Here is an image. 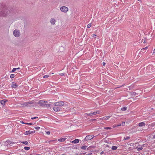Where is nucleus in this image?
<instances>
[{"instance_id": "45", "label": "nucleus", "mask_w": 155, "mask_h": 155, "mask_svg": "<svg viewBox=\"0 0 155 155\" xmlns=\"http://www.w3.org/2000/svg\"><path fill=\"white\" fill-rule=\"evenodd\" d=\"M96 36V35L95 34H94L93 36H92V37H94Z\"/></svg>"}, {"instance_id": "55", "label": "nucleus", "mask_w": 155, "mask_h": 155, "mask_svg": "<svg viewBox=\"0 0 155 155\" xmlns=\"http://www.w3.org/2000/svg\"><path fill=\"white\" fill-rule=\"evenodd\" d=\"M138 1L139 2H140H140L141 1V0H138Z\"/></svg>"}, {"instance_id": "50", "label": "nucleus", "mask_w": 155, "mask_h": 155, "mask_svg": "<svg viewBox=\"0 0 155 155\" xmlns=\"http://www.w3.org/2000/svg\"><path fill=\"white\" fill-rule=\"evenodd\" d=\"M117 127V125H114V127Z\"/></svg>"}, {"instance_id": "59", "label": "nucleus", "mask_w": 155, "mask_h": 155, "mask_svg": "<svg viewBox=\"0 0 155 155\" xmlns=\"http://www.w3.org/2000/svg\"><path fill=\"white\" fill-rule=\"evenodd\" d=\"M154 65H155V64H154Z\"/></svg>"}, {"instance_id": "35", "label": "nucleus", "mask_w": 155, "mask_h": 155, "mask_svg": "<svg viewBox=\"0 0 155 155\" xmlns=\"http://www.w3.org/2000/svg\"><path fill=\"white\" fill-rule=\"evenodd\" d=\"M35 128L36 130H39L40 129V127H35Z\"/></svg>"}, {"instance_id": "29", "label": "nucleus", "mask_w": 155, "mask_h": 155, "mask_svg": "<svg viewBox=\"0 0 155 155\" xmlns=\"http://www.w3.org/2000/svg\"><path fill=\"white\" fill-rule=\"evenodd\" d=\"M143 149V147H140L138 148L137 149V151H139V150H142Z\"/></svg>"}, {"instance_id": "47", "label": "nucleus", "mask_w": 155, "mask_h": 155, "mask_svg": "<svg viewBox=\"0 0 155 155\" xmlns=\"http://www.w3.org/2000/svg\"><path fill=\"white\" fill-rule=\"evenodd\" d=\"M155 53V49L153 51V54Z\"/></svg>"}, {"instance_id": "51", "label": "nucleus", "mask_w": 155, "mask_h": 155, "mask_svg": "<svg viewBox=\"0 0 155 155\" xmlns=\"http://www.w3.org/2000/svg\"><path fill=\"white\" fill-rule=\"evenodd\" d=\"M16 70L17 69V70L20 69V68H16Z\"/></svg>"}, {"instance_id": "17", "label": "nucleus", "mask_w": 155, "mask_h": 155, "mask_svg": "<svg viewBox=\"0 0 155 155\" xmlns=\"http://www.w3.org/2000/svg\"><path fill=\"white\" fill-rule=\"evenodd\" d=\"M5 101L4 100H2L1 101V104H2L4 105L5 104L6 101Z\"/></svg>"}, {"instance_id": "23", "label": "nucleus", "mask_w": 155, "mask_h": 155, "mask_svg": "<svg viewBox=\"0 0 155 155\" xmlns=\"http://www.w3.org/2000/svg\"><path fill=\"white\" fill-rule=\"evenodd\" d=\"M6 142L7 143V144L8 145H9L10 144L12 143V142H11L9 140L7 141Z\"/></svg>"}, {"instance_id": "44", "label": "nucleus", "mask_w": 155, "mask_h": 155, "mask_svg": "<svg viewBox=\"0 0 155 155\" xmlns=\"http://www.w3.org/2000/svg\"><path fill=\"white\" fill-rule=\"evenodd\" d=\"M104 151H102V152L100 153V154H104Z\"/></svg>"}, {"instance_id": "46", "label": "nucleus", "mask_w": 155, "mask_h": 155, "mask_svg": "<svg viewBox=\"0 0 155 155\" xmlns=\"http://www.w3.org/2000/svg\"><path fill=\"white\" fill-rule=\"evenodd\" d=\"M121 125L120 124H119L117 125V127L120 126H121Z\"/></svg>"}, {"instance_id": "10", "label": "nucleus", "mask_w": 155, "mask_h": 155, "mask_svg": "<svg viewBox=\"0 0 155 155\" xmlns=\"http://www.w3.org/2000/svg\"><path fill=\"white\" fill-rule=\"evenodd\" d=\"M18 87V85L15 82H12V83L11 87L14 88H16Z\"/></svg>"}, {"instance_id": "1", "label": "nucleus", "mask_w": 155, "mask_h": 155, "mask_svg": "<svg viewBox=\"0 0 155 155\" xmlns=\"http://www.w3.org/2000/svg\"><path fill=\"white\" fill-rule=\"evenodd\" d=\"M1 8V12L0 13V16H5L7 13V7L5 4H2L0 6Z\"/></svg>"}, {"instance_id": "21", "label": "nucleus", "mask_w": 155, "mask_h": 155, "mask_svg": "<svg viewBox=\"0 0 155 155\" xmlns=\"http://www.w3.org/2000/svg\"><path fill=\"white\" fill-rule=\"evenodd\" d=\"M50 104H45V105H44V106L45 107L48 108L49 107H50Z\"/></svg>"}, {"instance_id": "18", "label": "nucleus", "mask_w": 155, "mask_h": 155, "mask_svg": "<svg viewBox=\"0 0 155 155\" xmlns=\"http://www.w3.org/2000/svg\"><path fill=\"white\" fill-rule=\"evenodd\" d=\"M65 138H61L59 139H58V141H64L65 140Z\"/></svg>"}, {"instance_id": "31", "label": "nucleus", "mask_w": 155, "mask_h": 155, "mask_svg": "<svg viewBox=\"0 0 155 155\" xmlns=\"http://www.w3.org/2000/svg\"><path fill=\"white\" fill-rule=\"evenodd\" d=\"M87 115L89 116H91L93 115L92 112L89 114H87Z\"/></svg>"}, {"instance_id": "7", "label": "nucleus", "mask_w": 155, "mask_h": 155, "mask_svg": "<svg viewBox=\"0 0 155 155\" xmlns=\"http://www.w3.org/2000/svg\"><path fill=\"white\" fill-rule=\"evenodd\" d=\"M48 102L47 101L40 100L39 101L38 104L41 106L43 105L44 104H46Z\"/></svg>"}, {"instance_id": "24", "label": "nucleus", "mask_w": 155, "mask_h": 155, "mask_svg": "<svg viewBox=\"0 0 155 155\" xmlns=\"http://www.w3.org/2000/svg\"><path fill=\"white\" fill-rule=\"evenodd\" d=\"M22 143L26 145H28V142L27 141H23L22 142Z\"/></svg>"}, {"instance_id": "48", "label": "nucleus", "mask_w": 155, "mask_h": 155, "mask_svg": "<svg viewBox=\"0 0 155 155\" xmlns=\"http://www.w3.org/2000/svg\"><path fill=\"white\" fill-rule=\"evenodd\" d=\"M105 64H105V63H104V62H103V65L104 66L105 65Z\"/></svg>"}, {"instance_id": "42", "label": "nucleus", "mask_w": 155, "mask_h": 155, "mask_svg": "<svg viewBox=\"0 0 155 155\" xmlns=\"http://www.w3.org/2000/svg\"><path fill=\"white\" fill-rule=\"evenodd\" d=\"M20 122H21V123H22V124H26V123H24L23 121H20Z\"/></svg>"}, {"instance_id": "16", "label": "nucleus", "mask_w": 155, "mask_h": 155, "mask_svg": "<svg viewBox=\"0 0 155 155\" xmlns=\"http://www.w3.org/2000/svg\"><path fill=\"white\" fill-rule=\"evenodd\" d=\"M100 113V111H96L92 113L93 115H95L97 114H99Z\"/></svg>"}, {"instance_id": "25", "label": "nucleus", "mask_w": 155, "mask_h": 155, "mask_svg": "<svg viewBox=\"0 0 155 155\" xmlns=\"http://www.w3.org/2000/svg\"><path fill=\"white\" fill-rule=\"evenodd\" d=\"M30 147H25L24 148V149L25 150H29L30 149Z\"/></svg>"}, {"instance_id": "20", "label": "nucleus", "mask_w": 155, "mask_h": 155, "mask_svg": "<svg viewBox=\"0 0 155 155\" xmlns=\"http://www.w3.org/2000/svg\"><path fill=\"white\" fill-rule=\"evenodd\" d=\"M87 147L86 146H84L81 147V148L83 150H85Z\"/></svg>"}, {"instance_id": "3", "label": "nucleus", "mask_w": 155, "mask_h": 155, "mask_svg": "<svg viewBox=\"0 0 155 155\" xmlns=\"http://www.w3.org/2000/svg\"><path fill=\"white\" fill-rule=\"evenodd\" d=\"M60 10L62 12L67 13L68 11V7L64 6H62L60 8Z\"/></svg>"}, {"instance_id": "19", "label": "nucleus", "mask_w": 155, "mask_h": 155, "mask_svg": "<svg viewBox=\"0 0 155 155\" xmlns=\"http://www.w3.org/2000/svg\"><path fill=\"white\" fill-rule=\"evenodd\" d=\"M127 109V107H124L121 108V110L123 111H125Z\"/></svg>"}, {"instance_id": "2", "label": "nucleus", "mask_w": 155, "mask_h": 155, "mask_svg": "<svg viewBox=\"0 0 155 155\" xmlns=\"http://www.w3.org/2000/svg\"><path fill=\"white\" fill-rule=\"evenodd\" d=\"M14 36L16 38H18L21 35V32L18 29H15L13 31Z\"/></svg>"}, {"instance_id": "32", "label": "nucleus", "mask_w": 155, "mask_h": 155, "mask_svg": "<svg viewBox=\"0 0 155 155\" xmlns=\"http://www.w3.org/2000/svg\"><path fill=\"white\" fill-rule=\"evenodd\" d=\"M104 129H105L108 130V129H111V128L110 127H105L104 128Z\"/></svg>"}, {"instance_id": "41", "label": "nucleus", "mask_w": 155, "mask_h": 155, "mask_svg": "<svg viewBox=\"0 0 155 155\" xmlns=\"http://www.w3.org/2000/svg\"><path fill=\"white\" fill-rule=\"evenodd\" d=\"M96 120V119H93L91 120H90L91 121H93L95 120Z\"/></svg>"}, {"instance_id": "33", "label": "nucleus", "mask_w": 155, "mask_h": 155, "mask_svg": "<svg viewBox=\"0 0 155 155\" xmlns=\"http://www.w3.org/2000/svg\"><path fill=\"white\" fill-rule=\"evenodd\" d=\"M16 70V68H13L12 71V72H14Z\"/></svg>"}, {"instance_id": "56", "label": "nucleus", "mask_w": 155, "mask_h": 155, "mask_svg": "<svg viewBox=\"0 0 155 155\" xmlns=\"http://www.w3.org/2000/svg\"><path fill=\"white\" fill-rule=\"evenodd\" d=\"M149 68H150V67H151V65H150V66H149Z\"/></svg>"}, {"instance_id": "14", "label": "nucleus", "mask_w": 155, "mask_h": 155, "mask_svg": "<svg viewBox=\"0 0 155 155\" xmlns=\"http://www.w3.org/2000/svg\"><path fill=\"white\" fill-rule=\"evenodd\" d=\"M54 110L55 111H58L59 110V108L57 107H54L53 108Z\"/></svg>"}, {"instance_id": "8", "label": "nucleus", "mask_w": 155, "mask_h": 155, "mask_svg": "<svg viewBox=\"0 0 155 155\" xmlns=\"http://www.w3.org/2000/svg\"><path fill=\"white\" fill-rule=\"evenodd\" d=\"M56 21L54 18H51L50 20V22L51 25H54L55 24Z\"/></svg>"}, {"instance_id": "15", "label": "nucleus", "mask_w": 155, "mask_h": 155, "mask_svg": "<svg viewBox=\"0 0 155 155\" xmlns=\"http://www.w3.org/2000/svg\"><path fill=\"white\" fill-rule=\"evenodd\" d=\"M145 125V124L144 122H141L139 124L138 126L140 127L144 126Z\"/></svg>"}, {"instance_id": "57", "label": "nucleus", "mask_w": 155, "mask_h": 155, "mask_svg": "<svg viewBox=\"0 0 155 155\" xmlns=\"http://www.w3.org/2000/svg\"><path fill=\"white\" fill-rule=\"evenodd\" d=\"M58 122V121H56V122Z\"/></svg>"}, {"instance_id": "40", "label": "nucleus", "mask_w": 155, "mask_h": 155, "mask_svg": "<svg viewBox=\"0 0 155 155\" xmlns=\"http://www.w3.org/2000/svg\"><path fill=\"white\" fill-rule=\"evenodd\" d=\"M26 124H28V125H31V124H33L32 123H26Z\"/></svg>"}, {"instance_id": "27", "label": "nucleus", "mask_w": 155, "mask_h": 155, "mask_svg": "<svg viewBox=\"0 0 155 155\" xmlns=\"http://www.w3.org/2000/svg\"><path fill=\"white\" fill-rule=\"evenodd\" d=\"M148 48L147 47H146L145 48H143L141 49V51H143V50H147V49Z\"/></svg>"}, {"instance_id": "37", "label": "nucleus", "mask_w": 155, "mask_h": 155, "mask_svg": "<svg viewBox=\"0 0 155 155\" xmlns=\"http://www.w3.org/2000/svg\"><path fill=\"white\" fill-rule=\"evenodd\" d=\"M92 154V153H87L86 155H91Z\"/></svg>"}, {"instance_id": "6", "label": "nucleus", "mask_w": 155, "mask_h": 155, "mask_svg": "<svg viewBox=\"0 0 155 155\" xmlns=\"http://www.w3.org/2000/svg\"><path fill=\"white\" fill-rule=\"evenodd\" d=\"M94 136L93 135H87L85 138L84 140H88L92 139Z\"/></svg>"}, {"instance_id": "43", "label": "nucleus", "mask_w": 155, "mask_h": 155, "mask_svg": "<svg viewBox=\"0 0 155 155\" xmlns=\"http://www.w3.org/2000/svg\"><path fill=\"white\" fill-rule=\"evenodd\" d=\"M125 124V122H123V123H122V125H124V124Z\"/></svg>"}, {"instance_id": "13", "label": "nucleus", "mask_w": 155, "mask_h": 155, "mask_svg": "<svg viewBox=\"0 0 155 155\" xmlns=\"http://www.w3.org/2000/svg\"><path fill=\"white\" fill-rule=\"evenodd\" d=\"M130 94L131 95L132 97H134L137 95H138V94L136 93L135 92H132L130 93Z\"/></svg>"}, {"instance_id": "30", "label": "nucleus", "mask_w": 155, "mask_h": 155, "mask_svg": "<svg viewBox=\"0 0 155 155\" xmlns=\"http://www.w3.org/2000/svg\"><path fill=\"white\" fill-rule=\"evenodd\" d=\"M130 137H124V140H128L130 138Z\"/></svg>"}, {"instance_id": "26", "label": "nucleus", "mask_w": 155, "mask_h": 155, "mask_svg": "<svg viewBox=\"0 0 155 155\" xmlns=\"http://www.w3.org/2000/svg\"><path fill=\"white\" fill-rule=\"evenodd\" d=\"M91 26V23H90L89 24H88L87 25V28H90Z\"/></svg>"}, {"instance_id": "52", "label": "nucleus", "mask_w": 155, "mask_h": 155, "mask_svg": "<svg viewBox=\"0 0 155 155\" xmlns=\"http://www.w3.org/2000/svg\"><path fill=\"white\" fill-rule=\"evenodd\" d=\"M153 138H155V135L153 136Z\"/></svg>"}, {"instance_id": "12", "label": "nucleus", "mask_w": 155, "mask_h": 155, "mask_svg": "<svg viewBox=\"0 0 155 155\" xmlns=\"http://www.w3.org/2000/svg\"><path fill=\"white\" fill-rule=\"evenodd\" d=\"M79 140L78 139H76L72 141L71 142L74 143H77L79 142Z\"/></svg>"}, {"instance_id": "5", "label": "nucleus", "mask_w": 155, "mask_h": 155, "mask_svg": "<svg viewBox=\"0 0 155 155\" xmlns=\"http://www.w3.org/2000/svg\"><path fill=\"white\" fill-rule=\"evenodd\" d=\"M32 104V102L31 101L28 102H27L25 103H23V104H21V106L22 107L27 106L28 105V104Z\"/></svg>"}, {"instance_id": "36", "label": "nucleus", "mask_w": 155, "mask_h": 155, "mask_svg": "<svg viewBox=\"0 0 155 155\" xmlns=\"http://www.w3.org/2000/svg\"><path fill=\"white\" fill-rule=\"evenodd\" d=\"M38 118V117H32L31 118V119H32V120H33L34 119H36V118Z\"/></svg>"}, {"instance_id": "9", "label": "nucleus", "mask_w": 155, "mask_h": 155, "mask_svg": "<svg viewBox=\"0 0 155 155\" xmlns=\"http://www.w3.org/2000/svg\"><path fill=\"white\" fill-rule=\"evenodd\" d=\"M35 131H27L25 133V135H27L28 134H31V133H34L35 132Z\"/></svg>"}, {"instance_id": "22", "label": "nucleus", "mask_w": 155, "mask_h": 155, "mask_svg": "<svg viewBox=\"0 0 155 155\" xmlns=\"http://www.w3.org/2000/svg\"><path fill=\"white\" fill-rule=\"evenodd\" d=\"M117 148V147L115 146H113L112 147V149L113 150H116Z\"/></svg>"}, {"instance_id": "53", "label": "nucleus", "mask_w": 155, "mask_h": 155, "mask_svg": "<svg viewBox=\"0 0 155 155\" xmlns=\"http://www.w3.org/2000/svg\"><path fill=\"white\" fill-rule=\"evenodd\" d=\"M146 42V41L145 40L144 41H143L144 43H145Z\"/></svg>"}, {"instance_id": "4", "label": "nucleus", "mask_w": 155, "mask_h": 155, "mask_svg": "<svg viewBox=\"0 0 155 155\" xmlns=\"http://www.w3.org/2000/svg\"><path fill=\"white\" fill-rule=\"evenodd\" d=\"M64 104L63 101H60L58 102L54 103V105L55 106H62L64 105Z\"/></svg>"}, {"instance_id": "54", "label": "nucleus", "mask_w": 155, "mask_h": 155, "mask_svg": "<svg viewBox=\"0 0 155 155\" xmlns=\"http://www.w3.org/2000/svg\"><path fill=\"white\" fill-rule=\"evenodd\" d=\"M144 50H143V51H142V52H144Z\"/></svg>"}, {"instance_id": "49", "label": "nucleus", "mask_w": 155, "mask_h": 155, "mask_svg": "<svg viewBox=\"0 0 155 155\" xmlns=\"http://www.w3.org/2000/svg\"><path fill=\"white\" fill-rule=\"evenodd\" d=\"M60 74L61 75H64V74L63 73H61Z\"/></svg>"}, {"instance_id": "11", "label": "nucleus", "mask_w": 155, "mask_h": 155, "mask_svg": "<svg viewBox=\"0 0 155 155\" xmlns=\"http://www.w3.org/2000/svg\"><path fill=\"white\" fill-rule=\"evenodd\" d=\"M110 117V116H108L107 117H105L103 118H101L100 119L101 120H106L108 119Z\"/></svg>"}, {"instance_id": "58", "label": "nucleus", "mask_w": 155, "mask_h": 155, "mask_svg": "<svg viewBox=\"0 0 155 155\" xmlns=\"http://www.w3.org/2000/svg\"><path fill=\"white\" fill-rule=\"evenodd\" d=\"M151 109H153V108H152Z\"/></svg>"}, {"instance_id": "28", "label": "nucleus", "mask_w": 155, "mask_h": 155, "mask_svg": "<svg viewBox=\"0 0 155 155\" xmlns=\"http://www.w3.org/2000/svg\"><path fill=\"white\" fill-rule=\"evenodd\" d=\"M15 77V75L14 74H11L10 75V77L11 78H13Z\"/></svg>"}, {"instance_id": "34", "label": "nucleus", "mask_w": 155, "mask_h": 155, "mask_svg": "<svg viewBox=\"0 0 155 155\" xmlns=\"http://www.w3.org/2000/svg\"><path fill=\"white\" fill-rule=\"evenodd\" d=\"M49 76L48 75H46L44 76L43 78H47Z\"/></svg>"}, {"instance_id": "39", "label": "nucleus", "mask_w": 155, "mask_h": 155, "mask_svg": "<svg viewBox=\"0 0 155 155\" xmlns=\"http://www.w3.org/2000/svg\"><path fill=\"white\" fill-rule=\"evenodd\" d=\"M46 133L47 134L49 135L50 134V131H48L46 132Z\"/></svg>"}, {"instance_id": "38", "label": "nucleus", "mask_w": 155, "mask_h": 155, "mask_svg": "<svg viewBox=\"0 0 155 155\" xmlns=\"http://www.w3.org/2000/svg\"><path fill=\"white\" fill-rule=\"evenodd\" d=\"M140 42H142L143 41V39H142L141 40V39L139 40Z\"/></svg>"}]
</instances>
